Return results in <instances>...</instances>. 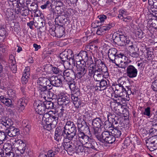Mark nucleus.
Returning <instances> with one entry per match:
<instances>
[{"mask_svg": "<svg viewBox=\"0 0 157 157\" xmlns=\"http://www.w3.org/2000/svg\"><path fill=\"white\" fill-rule=\"evenodd\" d=\"M94 64L90 65L88 68V75L93 76L95 81L101 79L104 74L107 73V68L101 60L95 59Z\"/></svg>", "mask_w": 157, "mask_h": 157, "instance_id": "obj_1", "label": "nucleus"}, {"mask_svg": "<svg viewBox=\"0 0 157 157\" xmlns=\"http://www.w3.org/2000/svg\"><path fill=\"white\" fill-rule=\"evenodd\" d=\"M57 115L54 114L53 111H50L44 116H41V124L44 128L50 131L56 127L59 119Z\"/></svg>", "mask_w": 157, "mask_h": 157, "instance_id": "obj_2", "label": "nucleus"}, {"mask_svg": "<svg viewBox=\"0 0 157 157\" xmlns=\"http://www.w3.org/2000/svg\"><path fill=\"white\" fill-rule=\"evenodd\" d=\"M82 120L79 118L78 119L77 124L78 131L77 136L79 140L82 145H83L85 144L86 143L89 142L90 140H92L88 135H85V133L80 129V128L83 126L82 124L84 123L83 121H82Z\"/></svg>", "mask_w": 157, "mask_h": 157, "instance_id": "obj_3", "label": "nucleus"}, {"mask_svg": "<svg viewBox=\"0 0 157 157\" xmlns=\"http://www.w3.org/2000/svg\"><path fill=\"white\" fill-rule=\"evenodd\" d=\"M35 110L38 114V117H40V121L41 120V116H44V114H45L46 108L44 102L39 100L35 101L33 104Z\"/></svg>", "mask_w": 157, "mask_h": 157, "instance_id": "obj_4", "label": "nucleus"}, {"mask_svg": "<svg viewBox=\"0 0 157 157\" xmlns=\"http://www.w3.org/2000/svg\"><path fill=\"white\" fill-rule=\"evenodd\" d=\"M112 38L114 42L121 46L126 45L130 42L129 40H127V36L123 35L117 36L116 34H113Z\"/></svg>", "mask_w": 157, "mask_h": 157, "instance_id": "obj_5", "label": "nucleus"}, {"mask_svg": "<svg viewBox=\"0 0 157 157\" xmlns=\"http://www.w3.org/2000/svg\"><path fill=\"white\" fill-rule=\"evenodd\" d=\"M101 138L100 141L102 143L105 142L109 144H112L115 140V137L111 132L108 131H104L101 134Z\"/></svg>", "mask_w": 157, "mask_h": 157, "instance_id": "obj_6", "label": "nucleus"}, {"mask_svg": "<svg viewBox=\"0 0 157 157\" xmlns=\"http://www.w3.org/2000/svg\"><path fill=\"white\" fill-rule=\"evenodd\" d=\"M80 94V92L78 89L71 91V98L73 101V103L75 107L78 108L81 107V102L80 100L78 101V96Z\"/></svg>", "mask_w": 157, "mask_h": 157, "instance_id": "obj_7", "label": "nucleus"}, {"mask_svg": "<svg viewBox=\"0 0 157 157\" xmlns=\"http://www.w3.org/2000/svg\"><path fill=\"white\" fill-rule=\"evenodd\" d=\"M76 67L78 72L76 74V78L80 79L84 76L86 73V63L82 64L81 63H80Z\"/></svg>", "mask_w": 157, "mask_h": 157, "instance_id": "obj_8", "label": "nucleus"}, {"mask_svg": "<svg viewBox=\"0 0 157 157\" xmlns=\"http://www.w3.org/2000/svg\"><path fill=\"white\" fill-rule=\"evenodd\" d=\"M126 71L127 76L130 78H135L137 76V70L132 65H129L126 68Z\"/></svg>", "mask_w": 157, "mask_h": 157, "instance_id": "obj_9", "label": "nucleus"}, {"mask_svg": "<svg viewBox=\"0 0 157 157\" xmlns=\"http://www.w3.org/2000/svg\"><path fill=\"white\" fill-rule=\"evenodd\" d=\"M64 133V129H62L60 127H57L55 131L54 139L58 142L61 141L63 139V134Z\"/></svg>", "mask_w": 157, "mask_h": 157, "instance_id": "obj_10", "label": "nucleus"}, {"mask_svg": "<svg viewBox=\"0 0 157 157\" xmlns=\"http://www.w3.org/2000/svg\"><path fill=\"white\" fill-rule=\"evenodd\" d=\"M63 144L64 149L67 152L74 153L75 152V146L70 141L66 142L64 140Z\"/></svg>", "mask_w": 157, "mask_h": 157, "instance_id": "obj_11", "label": "nucleus"}, {"mask_svg": "<svg viewBox=\"0 0 157 157\" xmlns=\"http://www.w3.org/2000/svg\"><path fill=\"white\" fill-rule=\"evenodd\" d=\"M50 84L52 86L56 87H60L62 86V81L60 78L58 77L52 76L49 78Z\"/></svg>", "mask_w": 157, "mask_h": 157, "instance_id": "obj_12", "label": "nucleus"}, {"mask_svg": "<svg viewBox=\"0 0 157 157\" xmlns=\"http://www.w3.org/2000/svg\"><path fill=\"white\" fill-rule=\"evenodd\" d=\"M8 62L11 70L13 73H16L17 68L16 64V61L14 56L12 54L10 55Z\"/></svg>", "mask_w": 157, "mask_h": 157, "instance_id": "obj_13", "label": "nucleus"}, {"mask_svg": "<svg viewBox=\"0 0 157 157\" xmlns=\"http://www.w3.org/2000/svg\"><path fill=\"white\" fill-rule=\"evenodd\" d=\"M101 77V79L99 81H96L98 82L96 85L95 88L96 90L100 91L103 90H105L107 87H108L107 84V82L106 80L102 79Z\"/></svg>", "mask_w": 157, "mask_h": 157, "instance_id": "obj_14", "label": "nucleus"}, {"mask_svg": "<svg viewBox=\"0 0 157 157\" xmlns=\"http://www.w3.org/2000/svg\"><path fill=\"white\" fill-rule=\"evenodd\" d=\"M37 82L41 86H48L49 89H52V86L50 85L49 78H48L45 77H40L38 79Z\"/></svg>", "mask_w": 157, "mask_h": 157, "instance_id": "obj_15", "label": "nucleus"}, {"mask_svg": "<svg viewBox=\"0 0 157 157\" xmlns=\"http://www.w3.org/2000/svg\"><path fill=\"white\" fill-rule=\"evenodd\" d=\"M5 132L7 135L10 137L15 136L19 134V129L13 126L10 128H6Z\"/></svg>", "mask_w": 157, "mask_h": 157, "instance_id": "obj_16", "label": "nucleus"}, {"mask_svg": "<svg viewBox=\"0 0 157 157\" xmlns=\"http://www.w3.org/2000/svg\"><path fill=\"white\" fill-rule=\"evenodd\" d=\"M27 102V100L24 97H22L18 100L17 105L19 108V112H22L24 109Z\"/></svg>", "mask_w": 157, "mask_h": 157, "instance_id": "obj_17", "label": "nucleus"}, {"mask_svg": "<svg viewBox=\"0 0 157 157\" xmlns=\"http://www.w3.org/2000/svg\"><path fill=\"white\" fill-rule=\"evenodd\" d=\"M89 55L88 53L86 51H82L76 56V59H77L78 58H79V61L81 60H83L84 63L85 64L86 63L85 62L88 61Z\"/></svg>", "mask_w": 157, "mask_h": 157, "instance_id": "obj_18", "label": "nucleus"}, {"mask_svg": "<svg viewBox=\"0 0 157 157\" xmlns=\"http://www.w3.org/2000/svg\"><path fill=\"white\" fill-rule=\"evenodd\" d=\"M29 71L30 68L29 67H26L24 70L21 78V82L23 84H25L28 81L30 75Z\"/></svg>", "mask_w": 157, "mask_h": 157, "instance_id": "obj_19", "label": "nucleus"}, {"mask_svg": "<svg viewBox=\"0 0 157 157\" xmlns=\"http://www.w3.org/2000/svg\"><path fill=\"white\" fill-rule=\"evenodd\" d=\"M72 55V51L71 50L65 51L60 53V58L63 62L66 61L68 59L69 57Z\"/></svg>", "mask_w": 157, "mask_h": 157, "instance_id": "obj_20", "label": "nucleus"}, {"mask_svg": "<svg viewBox=\"0 0 157 157\" xmlns=\"http://www.w3.org/2000/svg\"><path fill=\"white\" fill-rule=\"evenodd\" d=\"M67 19L65 16L61 15L58 16L56 18L55 22L56 25H57L61 26H63L66 22Z\"/></svg>", "mask_w": 157, "mask_h": 157, "instance_id": "obj_21", "label": "nucleus"}, {"mask_svg": "<svg viewBox=\"0 0 157 157\" xmlns=\"http://www.w3.org/2000/svg\"><path fill=\"white\" fill-rule=\"evenodd\" d=\"M69 102V97L65 95L61 96L58 99V103L59 105H66L68 104Z\"/></svg>", "mask_w": 157, "mask_h": 157, "instance_id": "obj_22", "label": "nucleus"}, {"mask_svg": "<svg viewBox=\"0 0 157 157\" xmlns=\"http://www.w3.org/2000/svg\"><path fill=\"white\" fill-rule=\"evenodd\" d=\"M114 89H115V93L117 94V95L119 96L121 98V96H122V94L124 91L125 90V89L124 88V86H121L118 84H116L114 87Z\"/></svg>", "mask_w": 157, "mask_h": 157, "instance_id": "obj_23", "label": "nucleus"}, {"mask_svg": "<svg viewBox=\"0 0 157 157\" xmlns=\"http://www.w3.org/2000/svg\"><path fill=\"white\" fill-rule=\"evenodd\" d=\"M0 101L5 105L8 107H12L13 106L12 101L10 98H6L5 96L2 95L0 96Z\"/></svg>", "mask_w": 157, "mask_h": 157, "instance_id": "obj_24", "label": "nucleus"}, {"mask_svg": "<svg viewBox=\"0 0 157 157\" xmlns=\"http://www.w3.org/2000/svg\"><path fill=\"white\" fill-rule=\"evenodd\" d=\"M123 56V55L121 54H117L115 56L114 59H112L111 62L114 63L117 66H118V65L122 61V59Z\"/></svg>", "mask_w": 157, "mask_h": 157, "instance_id": "obj_25", "label": "nucleus"}, {"mask_svg": "<svg viewBox=\"0 0 157 157\" xmlns=\"http://www.w3.org/2000/svg\"><path fill=\"white\" fill-rule=\"evenodd\" d=\"M64 129V133L63 134V139L64 140H67V139L71 141L74 136L76 135L72 133L69 132L67 131V129Z\"/></svg>", "mask_w": 157, "mask_h": 157, "instance_id": "obj_26", "label": "nucleus"}, {"mask_svg": "<svg viewBox=\"0 0 157 157\" xmlns=\"http://www.w3.org/2000/svg\"><path fill=\"white\" fill-rule=\"evenodd\" d=\"M64 78L65 77H72V78H76V74L71 69H68L65 70L63 72Z\"/></svg>", "mask_w": 157, "mask_h": 157, "instance_id": "obj_27", "label": "nucleus"}, {"mask_svg": "<svg viewBox=\"0 0 157 157\" xmlns=\"http://www.w3.org/2000/svg\"><path fill=\"white\" fill-rule=\"evenodd\" d=\"M117 49L114 48H111L109 50L108 52V56L111 61L117 56Z\"/></svg>", "mask_w": 157, "mask_h": 157, "instance_id": "obj_28", "label": "nucleus"}, {"mask_svg": "<svg viewBox=\"0 0 157 157\" xmlns=\"http://www.w3.org/2000/svg\"><path fill=\"white\" fill-rule=\"evenodd\" d=\"M3 150L2 151L5 154L11 151L12 149V144L10 143H5L3 146Z\"/></svg>", "mask_w": 157, "mask_h": 157, "instance_id": "obj_29", "label": "nucleus"}, {"mask_svg": "<svg viewBox=\"0 0 157 157\" xmlns=\"http://www.w3.org/2000/svg\"><path fill=\"white\" fill-rule=\"evenodd\" d=\"M113 128V129L110 132L115 138L119 137L121 134V129L118 126Z\"/></svg>", "mask_w": 157, "mask_h": 157, "instance_id": "obj_30", "label": "nucleus"}, {"mask_svg": "<svg viewBox=\"0 0 157 157\" xmlns=\"http://www.w3.org/2000/svg\"><path fill=\"white\" fill-rule=\"evenodd\" d=\"M101 130L99 128H94L93 134L99 141L100 140H101Z\"/></svg>", "mask_w": 157, "mask_h": 157, "instance_id": "obj_31", "label": "nucleus"}, {"mask_svg": "<svg viewBox=\"0 0 157 157\" xmlns=\"http://www.w3.org/2000/svg\"><path fill=\"white\" fill-rule=\"evenodd\" d=\"M40 97L41 98H43L45 100H47V99H48L50 96L52 95V92L50 91V90H46L45 92H42L40 94Z\"/></svg>", "mask_w": 157, "mask_h": 157, "instance_id": "obj_32", "label": "nucleus"}, {"mask_svg": "<svg viewBox=\"0 0 157 157\" xmlns=\"http://www.w3.org/2000/svg\"><path fill=\"white\" fill-rule=\"evenodd\" d=\"M91 140H90L89 142H88L86 144V145L85 146V147L89 149L97 150V149L95 147V145H96L97 144L94 141L91 142Z\"/></svg>", "mask_w": 157, "mask_h": 157, "instance_id": "obj_33", "label": "nucleus"}, {"mask_svg": "<svg viewBox=\"0 0 157 157\" xmlns=\"http://www.w3.org/2000/svg\"><path fill=\"white\" fill-rule=\"evenodd\" d=\"M101 121L99 118H96L92 121V124L94 128H100L101 125Z\"/></svg>", "mask_w": 157, "mask_h": 157, "instance_id": "obj_34", "label": "nucleus"}, {"mask_svg": "<svg viewBox=\"0 0 157 157\" xmlns=\"http://www.w3.org/2000/svg\"><path fill=\"white\" fill-rule=\"evenodd\" d=\"M1 124L3 126L5 127L6 128H10L13 124V122L11 120H6L5 121H2L1 122Z\"/></svg>", "mask_w": 157, "mask_h": 157, "instance_id": "obj_35", "label": "nucleus"}, {"mask_svg": "<svg viewBox=\"0 0 157 157\" xmlns=\"http://www.w3.org/2000/svg\"><path fill=\"white\" fill-rule=\"evenodd\" d=\"M8 94L10 99L15 100L16 98V91L12 89H10L8 91Z\"/></svg>", "mask_w": 157, "mask_h": 157, "instance_id": "obj_36", "label": "nucleus"}, {"mask_svg": "<svg viewBox=\"0 0 157 157\" xmlns=\"http://www.w3.org/2000/svg\"><path fill=\"white\" fill-rule=\"evenodd\" d=\"M25 121L23 122V125L24 127V128L23 129V132L26 135L29 134L30 129V125L29 124H26V123L24 122L25 124H24V122Z\"/></svg>", "mask_w": 157, "mask_h": 157, "instance_id": "obj_37", "label": "nucleus"}, {"mask_svg": "<svg viewBox=\"0 0 157 157\" xmlns=\"http://www.w3.org/2000/svg\"><path fill=\"white\" fill-rule=\"evenodd\" d=\"M85 146L83 145H79L77 146H75V152L77 154H81L84 150Z\"/></svg>", "mask_w": 157, "mask_h": 157, "instance_id": "obj_38", "label": "nucleus"}, {"mask_svg": "<svg viewBox=\"0 0 157 157\" xmlns=\"http://www.w3.org/2000/svg\"><path fill=\"white\" fill-rule=\"evenodd\" d=\"M44 102V103L46 109H52L55 108L53 102H52L51 101H45Z\"/></svg>", "mask_w": 157, "mask_h": 157, "instance_id": "obj_39", "label": "nucleus"}, {"mask_svg": "<svg viewBox=\"0 0 157 157\" xmlns=\"http://www.w3.org/2000/svg\"><path fill=\"white\" fill-rule=\"evenodd\" d=\"M115 24L114 22L111 23L107 24L105 25L101 26V28L103 31H108L111 29L112 27L115 26Z\"/></svg>", "mask_w": 157, "mask_h": 157, "instance_id": "obj_40", "label": "nucleus"}, {"mask_svg": "<svg viewBox=\"0 0 157 157\" xmlns=\"http://www.w3.org/2000/svg\"><path fill=\"white\" fill-rule=\"evenodd\" d=\"M30 11H32L34 13H36V12L38 11V6L37 4L35 3H33L30 5Z\"/></svg>", "mask_w": 157, "mask_h": 157, "instance_id": "obj_41", "label": "nucleus"}, {"mask_svg": "<svg viewBox=\"0 0 157 157\" xmlns=\"http://www.w3.org/2000/svg\"><path fill=\"white\" fill-rule=\"evenodd\" d=\"M130 65V62L128 61H122L121 63L118 65V67L122 68L125 69L126 68H128V67Z\"/></svg>", "mask_w": 157, "mask_h": 157, "instance_id": "obj_42", "label": "nucleus"}, {"mask_svg": "<svg viewBox=\"0 0 157 157\" xmlns=\"http://www.w3.org/2000/svg\"><path fill=\"white\" fill-rule=\"evenodd\" d=\"M121 98H122L123 100L124 101H128L129 100V95L126 91V90L124 91V92L121 96Z\"/></svg>", "mask_w": 157, "mask_h": 157, "instance_id": "obj_43", "label": "nucleus"}, {"mask_svg": "<svg viewBox=\"0 0 157 157\" xmlns=\"http://www.w3.org/2000/svg\"><path fill=\"white\" fill-rule=\"evenodd\" d=\"M29 9H28L27 7L23 9H21L19 11L20 12L22 15L23 16H28L29 14Z\"/></svg>", "mask_w": 157, "mask_h": 157, "instance_id": "obj_44", "label": "nucleus"}, {"mask_svg": "<svg viewBox=\"0 0 157 157\" xmlns=\"http://www.w3.org/2000/svg\"><path fill=\"white\" fill-rule=\"evenodd\" d=\"M149 4L151 5V10L152 12V14L155 15H157V7L151 5L152 2L148 0Z\"/></svg>", "mask_w": 157, "mask_h": 157, "instance_id": "obj_45", "label": "nucleus"}, {"mask_svg": "<svg viewBox=\"0 0 157 157\" xmlns=\"http://www.w3.org/2000/svg\"><path fill=\"white\" fill-rule=\"evenodd\" d=\"M127 80L126 78L124 77H121L118 80V85L121 86H126V81Z\"/></svg>", "mask_w": 157, "mask_h": 157, "instance_id": "obj_46", "label": "nucleus"}, {"mask_svg": "<svg viewBox=\"0 0 157 157\" xmlns=\"http://www.w3.org/2000/svg\"><path fill=\"white\" fill-rule=\"evenodd\" d=\"M17 149L19 150L21 154H23L26 149V144L24 143L17 147Z\"/></svg>", "mask_w": 157, "mask_h": 157, "instance_id": "obj_47", "label": "nucleus"}, {"mask_svg": "<svg viewBox=\"0 0 157 157\" xmlns=\"http://www.w3.org/2000/svg\"><path fill=\"white\" fill-rule=\"evenodd\" d=\"M67 129V131L70 132V133H71L75 135L76 134L77 130L75 125L71 127H68Z\"/></svg>", "mask_w": 157, "mask_h": 157, "instance_id": "obj_48", "label": "nucleus"}, {"mask_svg": "<svg viewBox=\"0 0 157 157\" xmlns=\"http://www.w3.org/2000/svg\"><path fill=\"white\" fill-rule=\"evenodd\" d=\"M81 119H82V121H83L84 122V124H82L83 126L81 128H82V127H84V128L83 130V131L86 133H88V134L90 135H91V133H90V131L89 127L88 126L86 125V124L85 126L83 125V124H85V122L81 118Z\"/></svg>", "mask_w": 157, "mask_h": 157, "instance_id": "obj_49", "label": "nucleus"}, {"mask_svg": "<svg viewBox=\"0 0 157 157\" xmlns=\"http://www.w3.org/2000/svg\"><path fill=\"white\" fill-rule=\"evenodd\" d=\"M136 36L140 39L144 37L145 36V34L141 30L137 31L135 33Z\"/></svg>", "mask_w": 157, "mask_h": 157, "instance_id": "obj_50", "label": "nucleus"}, {"mask_svg": "<svg viewBox=\"0 0 157 157\" xmlns=\"http://www.w3.org/2000/svg\"><path fill=\"white\" fill-rule=\"evenodd\" d=\"M7 135L6 132H0V140L4 141L7 140Z\"/></svg>", "mask_w": 157, "mask_h": 157, "instance_id": "obj_51", "label": "nucleus"}, {"mask_svg": "<svg viewBox=\"0 0 157 157\" xmlns=\"http://www.w3.org/2000/svg\"><path fill=\"white\" fill-rule=\"evenodd\" d=\"M65 80V82H66L68 84L72 83L75 81L74 79L76 78H72V77H65L64 78Z\"/></svg>", "mask_w": 157, "mask_h": 157, "instance_id": "obj_52", "label": "nucleus"}, {"mask_svg": "<svg viewBox=\"0 0 157 157\" xmlns=\"http://www.w3.org/2000/svg\"><path fill=\"white\" fill-rule=\"evenodd\" d=\"M107 118L108 121L110 123L111 121L113 120L114 118L117 116L115 115L110 112H108L107 114Z\"/></svg>", "mask_w": 157, "mask_h": 157, "instance_id": "obj_53", "label": "nucleus"}, {"mask_svg": "<svg viewBox=\"0 0 157 157\" xmlns=\"http://www.w3.org/2000/svg\"><path fill=\"white\" fill-rule=\"evenodd\" d=\"M52 4L51 2L49 1H47L46 2L44 5H41L40 6L41 8L42 9H44L47 8H49L50 7H52Z\"/></svg>", "mask_w": 157, "mask_h": 157, "instance_id": "obj_54", "label": "nucleus"}, {"mask_svg": "<svg viewBox=\"0 0 157 157\" xmlns=\"http://www.w3.org/2000/svg\"><path fill=\"white\" fill-rule=\"evenodd\" d=\"M17 8H19V10L20 11L21 9H23V8H26L24 3L22 2L21 3L20 0H18L17 1Z\"/></svg>", "mask_w": 157, "mask_h": 157, "instance_id": "obj_55", "label": "nucleus"}, {"mask_svg": "<svg viewBox=\"0 0 157 157\" xmlns=\"http://www.w3.org/2000/svg\"><path fill=\"white\" fill-rule=\"evenodd\" d=\"M17 8H19V10L20 11L21 9H23V8H26L24 3L22 2L21 3L20 0H18L17 1Z\"/></svg>", "mask_w": 157, "mask_h": 157, "instance_id": "obj_56", "label": "nucleus"}, {"mask_svg": "<svg viewBox=\"0 0 157 157\" xmlns=\"http://www.w3.org/2000/svg\"><path fill=\"white\" fill-rule=\"evenodd\" d=\"M17 8H19V10L20 11L21 9H23V8H26L24 3L22 2L21 3L20 0H18L17 1Z\"/></svg>", "mask_w": 157, "mask_h": 157, "instance_id": "obj_57", "label": "nucleus"}, {"mask_svg": "<svg viewBox=\"0 0 157 157\" xmlns=\"http://www.w3.org/2000/svg\"><path fill=\"white\" fill-rule=\"evenodd\" d=\"M64 111V109L62 107L59 111V113L56 112V111H53V113L55 114H57V117L59 118V117L61 118L63 116Z\"/></svg>", "mask_w": 157, "mask_h": 157, "instance_id": "obj_58", "label": "nucleus"}, {"mask_svg": "<svg viewBox=\"0 0 157 157\" xmlns=\"http://www.w3.org/2000/svg\"><path fill=\"white\" fill-rule=\"evenodd\" d=\"M119 121V119L117 117H116L113 119V121H111L112 124V126L113 128H115V127H117V124H118V121Z\"/></svg>", "mask_w": 157, "mask_h": 157, "instance_id": "obj_59", "label": "nucleus"}, {"mask_svg": "<svg viewBox=\"0 0 157 157\" xmlns=\"http://www.w3.org/2000/svg\"><path fill=\"white\" fill-rule=\"evenodd\" d=\"M75 125L74 124L73 122H72L71 121H68L67 122L64 127L63 128H61L65 129L67 130V129L68 127H71Z\"/></svg>", "mask_w": 157, "mask_h": 157, "instance_id": "obj_60", "label": "nucleus"}, {"mask_svg": "<svg viewBox=\"0 0 157 157\" xmlns=\"http://www.w3.org/2000/svg\"><path fill=\"white\" fill-rule=\"evenodd\" d=\"M157 140V139H156V136L154 135L147 140L146 143H149V142H150V143H155Z\"/></svg>", "mask_w": 157, "mask_h": 157, "instance_id": "obj_61", "label": "nucleus"}, {"mask_svg": "<svg viewBox=\"0 0 157 157\" xmlns=\"http://www.w3.org/2000/svg\"><path fill=\"white\" fill-rule=\"evenodd\" d=\"M52 67V71L54 73L56 74H61L62 71L58 67Z\"/></svg>", "mask_w": 157, "mask_h": 157, "instance_id": "obj_62", "label": "nucleus"}, {"mask_svg": "<svg viewBox=\"0 0 157 157\" xmlns=\"http://www.w3.org/2000/svg\"><path fill=\"white\" fill-rule=\"evenodd\" d=\"M68 60H69V63L70 65H75V61L74 59V57L72 55L71 56H70V57H69Z\"/></svg>", "mask_w": 157, "mask_h": 157, "instance_id": "obj_63", "label": "nucleus"}, {"mask_svg": "<svg viewBox=\"0 0 157 157\" xmlns=\"http://www.w3.org/2000/svg\"><path fill=\"white\" fill-rule=\"evenodd\" d=\"M152 87L154 91H157V79L152 83Z\"/></svg>", "mask_w": 157, "mask_h": 157, "instance_id": "obj_64", "label": "nucleus"}]
</instances>
